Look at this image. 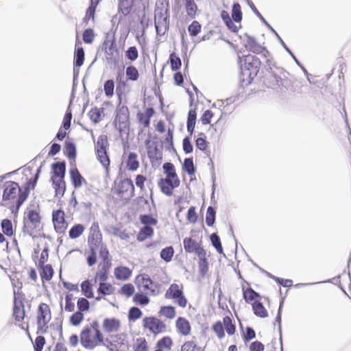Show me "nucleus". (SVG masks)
I'll list each match as a JSON object with an SVG mask.
<instances>
[{"mask_svg":"<svg viewBox=\"0 0 351 351\" xmlns=\"http://www.w3.org/2000/svg\"><path fill=\"white\" fill-rule=\"evenodd\" d=\"M119 293L125 295L128 298L134 295L135 289L132 284L127 283L123 285L119 291Z\"/></svg>","mask_w":351,"mask_h":351,"instance_id":"obj_53","label":"nucleus"},{"mask_svg":"<svg viewBox=\"0 0 351 351\" xmlns=\"http://www.w3.org/2000/svg\"><path fill=\"white\" fill-rule=\"evenodd\" d=\"M114 274L117 280H127L132 276V270L128 267L119 266L114 269Z\"/></svg>","mask_w":351,"mask_h":351,"instance_id":"obj_23","label":"nucleus"},{"mask_svg":"<svg viewBox=\"0 0 351 351\" xmlns=\"http://www.w3.org/2000/svg\"><path fill=\"white\" fill-rule=\"evenodd\" d=\"M232 19L235 23H240L243 19L241 5L238 2H234L232 6Z\"/></svg>","mask_w":351,"mask_h":351,"instance_id":"obj_34","label":"nucleus"},{"mask_svg":"<svg viewBox=\"0 0 351 351\" xmlns=\"http://www.w3.org/2000/svg\"><path fill=\"white\" fill-rule=\"evenodd\" d=\"M261 64V62L259 58L252 55L243 56V64H241L245 69H247L248 71L251 72L252 76L257 75Z\"/></svg>","mask_w":351,"mask_h":351,"instance_id":"obj_10","label":"nucleus"},{"mask_svg":"<svg viewBox=\"0 0 351 351\" xmlns=\"http://www.w3.org/2000/svg\"><path fill=\"white\" fill-rule=\"evenodd\" d=\"M127 169L130 171H134L139 167V162L138 156L134 152H130L128 154L127 160Z\"/></svg>","mask_w":351,"mask_h":351,"instance_id":"obj_27","label":"nucleus"},{"mask_svg":"<svg viewBox=\"0 0 351 351\" xmlns=\"http://www.w3.org/2000/svg\"><path fill=\"white\" fill-rule=\"evenodd\" d=\"M136 284L139 288L149 291L153 295H156L160 293V285L153 281L147 274L138 276L136 279Z\"/></svg>","mask_w":351,"mask_h":351,"instance_id":"obj_4","label":"nucleus"},{"mask_svg":"<svg viewBox=\"0 0 351 351\" xmlns=\"http://www.w3.org/2000/svg\"><path fill=\"white\" fill-rule=\"evenodd\" d=\"M134 0H118V11L123 16H128L134 8Z\"/></svg>","mask_w":351,"mask_h":351,"instance_id":"obj_21","label":"nucleus"},{"mask_svg":"<svg viewBox=\"0 0 351 351\" xmlns=\"http://www.w3.org/2000/svg\"><path fill=\"white\" fill-rule=\"evenodd\" d=\"M3 200L7 201L18 198L19 189H21L19 184L14 181H7L3 184Z\"/></svg>","mask_w":351,"mask_h":351,"instance_id":"obj_11","label":"nucleus"},{"mask_svg":"<svg viewBox=\"0 0 351 351\" xmlns=\"http://www.w3.org/2000/svg\"><path fill=\"white\" fill-rule=\"evenodd\" d=\"M95 36L94 30L92 28H88L84 31L82 39L86 44H91L94 40Z\"/></svg>","mask_w":351,"mask_h":351,"instance_id":"obj_58","label":"nucleus"},{"mask_svg":"<svg viewBox=\"0 0 351 351\" xmlns=\"http://www.w3.org/2000/svg\"><path fill=\"white\" fill-rule=\"evenodd\" d=\"M173 254L174 250L172 246L165 247L160 253V258L166 263H169L172 260Z\"/></svg>","mask_w":351,"mask_h":351,"instance_id":"obj_49","label":"nucleus"},{"mask_svg":"<svg viewBox=\"0 0 351 351\" xmlns=\"http://www.w3.org/2000/svg\"><path fill=\"white\" fill-rule=\"evenodd\" d=\"M184 6L187 15L191 19L195 18L197 5L195 3V0H185Z\"/></svg>","mask_w":351,"mask_h":351,"instance_id":"obj_30","label":"nucleus"},{"mask_svg":"<svg viewBox=\"0 0 351 351\" xmlns=\"http://www.w3.org/2000/svg\"><path fill=\"white\" fill-rule=\"evenodd\" d=\"M216 210L214 207L209 206L206 213V223L208 226H213L215 222Z\"/></svg>","mask_w":351,"mask_h":351,"instance_id":"obj_47","label":"nucleus"},{"mask_svg":"<svg viewBox=\"0 0 351 351\" xmlns=\"http://www.w3.org/2000/svg\"><path fill=\"white\" fill-rule=\"evenodd\" d=\"M78 312L83 313L88 311L90 308V303L85 298H80L77 302Z\"/></svg>","mask_w":351,"mask_h":351,"instance_id":"obj_63","label":"nucleus"},{"mask_svg":"<svg viewBox=\"0 0 351 351\" xmlns=\"http://www.w3.org/2000/svg\"><path fill=\"white\" fill-rule=\"evenodd\" d=\"M165 298L172 299L180 307L184 308L187 304V300L182 289L179 288V285L176 283L171 284L167 290Z\"/></svg>","mask_w":351,"mask_h":351,"instance_id":"obj_5","label":"nucleus"},{"mask_svg":"<svg viewBox=\"0 0 351 351\" xmlns=\"http://www.w3.org/2000/svg\"><path fill=\"white\" fill-rule=\"evenodd\" d=\"M154 234V228L151 226H143L141 228L136 237L138 241H144Z\"/></svg>","mask_w":351,"mask_h":351,"instance_id":"obj_33","label":"nucleus"},{"mask_svg":"<svg viewBox=\"0 0 351 351\" xmlns=\"http://www.w3.org/2000/svg\"><path fill=\"white\" fill-rule=\"evenodd\" d=\"M114 81L112 79L108 80L104 82V90L108 97H111L114 95Z\"/></svg>","mask_w":351,"mask_h":351,"instance_id":"obj_56","label":"nucleus"},{"mask_svg":"<svg viewBox=\"0 0 351 351\" xmlns=\"http://www.w3.org/2000/svg\"><path fill=\"white\" fill-rule=\"evenodd\" d=\"M159 314L169 319H173L176 316L175 307L171 305L163 306L160 307Z\"/></svg>","mask_w":351,"mask_h":351,"instance_id":"obj_50","label":"nucleus"},{"mask_svg":"<svg viewBox=\"0 0 351 351\" xmlns=\"http://www.w3.org/2000/svg\"><path fill=\"white\" fill-rule=\"evenodd\" d=\"M180 184L179 178L174 180L169 178H160L158 183L162 193L167 196L172 195L173 189L178 187Z\"/></svg>","mask_w":351,"mask_h":351,"instance_id":"obj_9","label":"nucleus"},{"mask_svg":"<svg viewBox=\"0 0 351 351\" xmlns=\"http://www.w3.org/2000/svg\"><path fill=\"white\" fill-rule=\"evenodd\" d=\"M70 177L71 183L75 189L80 188L83 184H86V180L80 173L77 168H73L70 170Z\"/></svg>","mask_w":351,"mask_h":351,"instance_id":"obj_19","label":"nucleus"},{"mask_svg":"<svg viewBox=\"0 0 351 351\" xmlns=\"http://www.w3.org/2000/svg\"><path fill=\"white\" fill-rule=\"evenodd\" d=\"M169 61L171 65V69L172 71H178L182 66V61L180 58L176 54V52H172L169 55Z\"/></svg>","mask_w":351,"mask_h":351,"instance_id":"obj_37","label":"nucleus"},{"mask_svg":"<svg viewBox=\"0 0 351 351\" xmlns=\"http://www.w3.org/2000/svg\"><path fill=\"white\" fill-rule=\"evenodd\" d=\"M39 267L40 268V275L42 280L43 282L49 281L52 278L54 273L51 265L47 264Z\"/></svg>","mask_w":351,"mask_h":351,"instance_id":"obj_25","label":"nucleus"},{"mask_svg":"<svg viewBox=\"0 0 351 351\" xmlns=\"http://www.w3.org/2000/svg\"><path fill=\"white\" fill-rule=\"evenodd\" d=\"M51 171V180L64 179L66 173V162L62 160L52 163Z\"/></svg>","mask_w":351,"mask_h":351,"instance_id":"obj_17","label":"nucleus"},{"mask_svg":"<svg viewBox=\"0 0 351 351\" xmlns=\"http://www.w3.org/2000/svg\"><path fill=\"white\" fill-rule=\"evenodd\" d=\"M72 104V99H71L69 106L66 109V111L65 112V114L63 118V121L62 123V128H63L64 130H69L71 128V119L73 117L72 112L71 106Z\"/></svg>","mask_w":351,"mask_h":351,"instance_id":"obj_40","label":"nucleus"},{"mask_svg":"<svg viewBox=\"0 0 351 351\" xmlns=\"http://www.w3.org/2000/svg\"><path fill=\"white\" fill-rule=\"evenodd\" d=\"M64 154L69 159H74L76 157V146L75 144L71 141H66L64 147Z\"/></svg>","mask_w":351,"mask_h":351,"instance_id":"obj_29","label":"nucleus"},{"mask_svg":"<svg viewBox=\"0 0 351 351\" xmlns=\"http://www.w3.org/2000/svg\"><path fill=\"white\" fill-rule=\"evenodd\" d=\"M103 340L100 330H82L81 343L86 348L93 349Z\"/></svg>","mask_w":351,"mask_h":351,"instance_id":"obj_3","label":"nucleus"},{"mask_svg":"<svg viewBox=\"0 0 351 351\" xmlns=\"http://www.w3.org/2000/svg\"><path fill=\"white\" fill-rule=\"evenodd\" d=\"M201 24L197 21H193L188 27V32L191 37H195L200 32Z\"/></svg>","mask_w":351,"mask_h":351,"instance_id":"obj_57","label":"nucleus"},{"mask_svg":"<svg viewBox=\"0 0 351 351\" xmlns=\"http://www.w3.org/2000/svg\"><path fill=\"white\" fill-rule=\"evenodd\" d=\"M125 57L130 61H135L138 57V51L135 46L128 48L125 51Z\"/></svg>","mask_w":351,"mask_h":351,"instance_id":"obj_60","label":"nucleus"},{"mask_svg":"<svg viewBox=\"0 0 351 351\" xmlns=\"http://www.w3.org/2000/svg\"><path fill=\"white\" fill-rule=\"evenodd\" d=\"M140 221L144 226H156L158 223V219L150 214H145L140 216Z\"/></svg>","mask_w":351,"mask_h":351,"instance_id":"obj_52","label":"nucleus"},{"mask_svg":"<svg viewBox=\"0 0 351 351\" xmlns=\"http://www.w3.org/2000/svg\"><path fill=\"white\" fill-rule=\"evenodd\" d=\"M120 321L115 318H106L103 322V329H119Z\"/></svg>","mask_w":351,"mask_h":351,"instance_id":"obj_44","label":"nucleus"},{"mask_svg":"<svg viewBox=\"0 0 351 351\" xmlns=\"http://www.w3.org/2000/svg\"><path fill=\"white\" fill-rule=\"evenodd\" d=\"M240 70L239 75V84L241 87L245 88L252 83L256 76H252L251 72L248 71L247 69H245L243 65L240 66Z\"/></svg>","mask_w":351,"mask_h":351,"instance_id":"obj_20","label":"nucleus"},{"mask_svg":"<svg viewBox=\"0 0 351 351\" xmlns=\"http://www.w3.org/2000/svg\"><path fill=\"white\" fill-rule=\"evenodd\" d=\"M84 62V49L81 47H77L75 50L74 53V60L73 64L75 67H80L82 66Z\"/></svg>","mask_w":351,"mask_h":351,"instance_id":"obj_35","label":"nucleus"},{"mask_svg":"<svg viewBox=\"0 0 351 351\" xmlns=\"http://www.w3.org/2000/svg\"><path fill=\"white\" fill-rule=\"evenodd\" d=\"M84 231V226L81 223L75 224L69 232V237L72 239L80 237Z\"/></svg>","mask_w":351,"mask_h":351,"instance_id":"obj_42","label":"nucleus"},{"mask_svg":"<svg viewBox=\"0 0 351 351\" xmlns=\"http://www.w3.org/2000/svg\"><path fill=\"white\" fill-rule=\"evenodd\" d=\"M265 68L269 76V83L271 86H277L288 89L290 86V81L288 79L289 73L283 68L276 66L275 62L269 59L266 60Z\"/></svg>","mask_w":351,"mask_h":351,"instance_id":"obj_1","label":"nucleus"},{"mask_svg":"<svg viewBox=\"0 0 351 351\" xmlns=\"http://www.w3.org/2000/svg\"><path fill=\"white\" fill-rule=\"evenodd\" d=\"M182 149L186 154H189L193 152V146L189 136H186L184 138L182 141Z\"/></svg>","mask_w":351,"mask_h":351,"instance_id":"obj_62","label":"nucleus"},{"mask_svg":"<svg viewBox=\"0 0 351 351\" xmlns=\"http://www.w3.org/2000/svg\"><path fill=\"white\" fill-rule=\"evenodd\" d=\"M143 329H165V324L156 317H146L143 320Z\"/></svg>","mask_w":351,"mask_h":351,"instance_id":"obj_18","label":"nucleus"},{"mask_svg":"<svg viewBox=\"0 0 351 351\" xmlns=\"http://www.w3.org/2000/svg\"><path fill=\"white\" fill-rule=\"evenodd\" d=\"M167 20H169L168 10L156 8L155 9L154 23L157 21H165Z\"/></svg>","mask_w":351,"mask_h":351,"instance_id":"obj_45","label":"nucleus"},{"mask_svg":"<svg viewBox=\"0 0 351 351\" xmlns=\"http://www.w3.org/2000/svg\"><path fill=\"white\" fill-rule=\"evenodd\" d=\"M134 185L131 179H124L120 182L117 187V193L119 196L128 195V197H132L134 195Z\"/></svg>","mask_w":351,"mask_h":351,"instance_id":"obj_14","label":"nucleus"},{"mask_svg":"<svg viewBox=\"0 0 351 351\" xmlns=\"http://www.w3.org/2000/svg\"><path fill=\"white\" fill-rule=\"evenodd\" d=\"M52 222L58 234L64 233L68 227V223L65 220V214L62 210L58 209L53 211Z\"/></svg>","mask_w":351,"mask_h":351,"instance_id":"obj_6","label":"nucleus"},{"mask_svg":"<svg viewBox=\"0 0 351 351\" xmlns=\"http://www.w3.org/2000/svg\"><path fill=\"white\" fill-rule=\"evenodd\" d=\"M129 119L130 113L128 108L126 106L118 107L114 121L119 123V130L120 132H123L128 128Z\"/></svg>","mask_w":351,"mask_h":351,"instance_id":"obj_7","label":"nucleus"},{"mask_svg":"<svg viewBox=\"0 0 351 351\" xmlns=\"http://www.w3.org/2000/svg\"><path fill=\"white\" fill-rule=\"evenodd\" d=\"M200 136L195 140V146L197 149H199L200 151L204 152L207 147H208V141L206 140V137L204 136V133H200Z\"/></svg>","mask_w":351,"mask_h":351,"instance_id":"obj_59","label":"nucleus"},{"mask_svg":"<svg viewBox=\"0 0 351 351\" xmlns=\"http://www.w3.org/2000/svg\"><path fill=\"white\" fill-rule=\"evenodd\" d=\"M133 302L136 304L145 306L149 304V298L146 293L138 292L134 295Z\"/></svg>","mask_w":351,"mask_h":351,"instance_id":"obj_46","label":"nucleus"},{"mask_svg":"<svg viewBox=\"0 0 351 351\" xmlns=\"http://www.w3.org/2000/svg\"><path fill=\"white\" fill-rule=\"evenodd\" d=\"M125 74L128 80L132 81H136L139 77L137 69L133 65H130L127 67Z\"/></svg>","mask_w":351,"mask_h":351,"instance_id":"obj_55","label":"nucleus"},{"mask_svg":"<svg viewBox=\"0 0 351 351\" xmlns=\"http://www.w3.org/2000/svg\"><path fill=\"white\" fill-rule=\"evenodd\" d=\"M38 180V179H36L35 177L30 178L26 182L23 190L22 189H19V195L15 202L17 208H20L27 199L30 190L34 189L36 187Z\"/></svg>","mask_w":351,"mask_h":351,"instance_id":"obj_8","label":"nucleus"},{"mask_svg":"<svg viewBox=\"0 0 351 351\" xmlns=\"http://www.w3.org/2000/svg\"><path fill=\"white\" fill-rule=\"evenodd\" d=\"M258 18L265 25V26L277 37L278 40H279L280 45L283 47V48L290 54V56L292 57V58L294 60L295 63L302 67L304 72L307 73V71L302 66L300 62L298 61L297 58L295 56L294 53L290 50V49L287 46L285 43L282 40V39L280 38V36L278 35V34L276 32V31L271 27V25L265 19V18L261 14V16H258Z\"/></svg>","mask_w":351,"mask_h":351,"instance_id":"obj_15","label":"nucleus"},{"mask_svg":"<svg viewBox=\"0 0 351 351\" xmlns=\"http://www.w3.org/2000/svg\"><path fill=\"white\" fill-rule=\"evenodd\" d=\"M252 310L255 315L264 318L267 317V311L263 303L259 301H255L252 303Z\"/></svg>","mask_w":351,"mask_h":351,"instance_id":"obj_28","label":"nucleus"},{"mask_svg":"<svg viewBox=\"0 0 351 351\" xmlns=\"http://www.w3.org/2000/svg\"><path fill=\"white\" fill-rule=\"evenodd\" d=\"M51 319V311L49 306L45 303H41L38 308L37 329H43V327Z\"/></svg>","mask_w":351,"mask_h":351,"instance_id":"obj_13","label":"nucleus"},{"mask_svg":"<svg viewBox=\"0 0 351 351\" xmlns=\"http://www.w3.org/2000/svg\"><path fill=\"white\" fill-rule=\"evenodd\" d=\"M27 218L29 221L36 228L37 224L40 223V217L39 213L35 210H31L29 211L27 215Z\"/></svg>","mask_w":351,"mask_h":351,"instance_id":"obj_61","label":"nucleus"},{"mask_svg":"<svg viewBox=\"0 0 351 351\" xmlns=\"http://www.w3.org/2000/svg\"><path fill=\"white\" fill-rule=\"evenodd\" d=\"M114 288L108 282H102L99 284V287L97 289V293L99 295H110L113 292Z\"/></svg>","mask_w":351,"mask_h":351,"instance_id":"obj_51","label":"nucleus"},{"mask_svg":"<svg viewBox=\"0 0 351 351\" xmlns=\"http://www.w3.org/2000/svg\"><path fill=\"white\" fill-rule=\"evenodd\" d=\"M245 36L247 38V45L245 47H249V51L254 53H262L265 57H267L269 55V51L267 49L263 46H261L256 40V38L247 34H245Z\"/></svg>","mask_w":351,"mask_h":351,"instance_id":"obj_16","label":"nucleus"},{"mask_svg":"<svg viewBox=\"0 0 351 351\" xmlns=\"http://www.w3.org/2000/svg\"><path fill=\"white\" fill-rule=\"evenodd\" d=\"M182 169L189 176H193L195 173L196 167L194 165L193 157L186 158L184 160Z\"/></svg>","mask_w":351,"mask_h":351,"instance_id":"obj_36","label":"nucleus"},{"mask_svg":"<svg viewBox=\"0 0 351 351\" xmlns=\"http://www.w3.org/2000/svg\"><path fill=\"white\" fill-rule=\"evenodd\" d=\"M164 173L166 174V178L172 179L178 178L174 165L171 162H165L162 165Z\"/></svg>","mask_w":351,"mask_h":351,"instance_id":"obj_41","label":"nucleus"},{"mask_svg":"<svg viewBox=\"0 0 351 351\" xmlns=\"http://www.w3.org/2000/svg\"><path fill=\"white\" fill-rule=\"evenodd\" d=\"M152 145H154L153 147H147V156L150 159L152 162H153L154 160H161L162 153L158 147L157 143L154 142L152 143Z\"/></svg>","mask_w":351,"mask_h":351,"instance_id":"obj_26","label":"nucleus"},{"mask_svg":"<svg viewBox=\"0 0 351 351\" xmlns=\"http://www.w3.org/2000/svg\"><path fill=\"white\" fill-rule=\"evenodd\" d=\"M1 227L3 233L8 237H11L14 234L12 223L10 219H4L1 222Z\"/></svg>","mask_w":351,"mask_h":351,"instance_id":"obj_43","label":"nucleus"},{"mask_svg":"<svg viewBox=\"0 0 351 351\" xmlns=\"http://www.w3.org/2000/svg\"><path fill=\"white\" fill-rule=\"evenodd\" d=\"M24 305L22 302H20V305H18L16 298H14V304L13 308V316L15 319L20 322L24 318L25 311L23 309Z\"/></svg>","mask_w":351,"mask_h":351,"instance_id":"obj_32","label":"nucleus"},{"mask_svg":"<svg viewBox=\"0 0 351 351\" xmlns=\"http://www.w3.org/2000/svg\"><path fill=\"white\" fill-rule=\"evenodd\" d=\"M104 115V108H93L88 112L90 119L94 123H98L101 121V115Z\"/></svg>","mask_w":351,"mask_h":351,"instance_id":"obj_39","label":"nucleus"},{"mask_svg":"<svg viewBox=\"0 0 351 351\" xmlns=\"http://www.w3.org/2000/svg\"><path fill=\"white\" fill-rule=\"evenodd\" d=\"M184 249L186 253H195L198 256L206 254L205 250L199 243L196 242L191 237H186L183 240Z\"/></svg>","mask_w":351,"mask_h":351,"instance_id":"obj_12","label":"nucleus"},{"mask_svg":"<svg viewBox=\"0 0 351 351\" xmlns=\"http://www.w3.org/2000/svg\"><path fill=\"white\" fill-rule=\"evenodd\" d=\"M81 289L82 294L87 298H94V292L93 290V285L90 280H86L81 283Z\"/></svg>","mask_w":351,"mask_h":351,"instance_id":"obj_38","label":"nucleus"},{"mask_svg":"<svg viewBox=\"0 0 351 351\" xmlns=\"http://www.w3.org/2000/svg\"><path fill=\"white\" fill-rule=\"evenodd\" d=\"M147 342L144 338L136 339L134 344V351H147Z\"/></svg>","mask_w":351,"mask_h":351,"instance_id":"obj_64","label":"nucleus"},{"mask_svg":"<svg viewBox=\"0 0 351 351\" xmlns=\"http://www.w3.org/2000/svg\"><path fill=\"white\" fill-rule=\"evenodd\" d=\"M243 298L245 302L250 304L257 301L258 299H261V295L255 291L252 287L245 289L244 286H242Z\"/></svg>","mask_w":351,"mask_h":351,"instance_id":"obj_22","label":"nucleus"},{"mask_svg":"<svg viewBox=\"0 0 351 351\" xmlns=\"http://www.w3.org/2000/svg\"><path fill=\"white\" fill-rule=\"evenodd\" d=\"M108 146V136L105 134L99 135L95 142V150L97 160L106 169H108L110 162L107 152Z\"/></svg>","mask_w":351,"mask_h":351,"instance_id":"obj_2","label":"nucleus"},{"mask_svg":"<svg viewBox=\"0 0 351 351\" xmlns=\"http://www.w3.org/2000/svg\"><path fill=\"white\" fill-rule=\"evenodd\" d=\"M141 310L136 306H132L128 311V317L130 322H134L142 316Z\"/></svg>","mask_w":351,"mask_h":351,"instance_id":"obj_54","label":"nucleus"},{"mask_svg":"<svg viewBox=\"0 0 351 351\" xmlns=\"http://www.w3.org/2000/svg\"><path fill=\"white\" fill-rule=\"evenodd\" d=\"M157 36H162L169 30V20L154 23Z\"/></svg>","mask_w":351,"mask_h":351,"instance_id":"obj_31","label":"nucleus"},{"mask_svg":"<svg viewBox=\"0 0 351 351\" xmlns=\"http://www.w3.org/2000/svg\"><path fill=\"white\" fill-rule=\"evenodd\" d=\"M206 254H204V256H199L198 267L199 272L202 277H204L208 270V263L206 257Z\"/></svg>","mask_w":351,"mask_h":351,"instance_id":"obj_48","label":"nucleus"},{"mask_svg":"<svg viewBox=\"0 0 351 351\" xmlns=\"http://www.w3.org/2000/svg\"><path fill=\"white\" fill-rule=\"evenodd\" d=\"M51 181L52 182L53 187L55 189L56 197H62L66 191V183L64 179H53L51 180Z\"/></svg>","mask_w":351,"mask_h":351,"instance_id":"obj_24","label":"nucleus"}]
</instances>
